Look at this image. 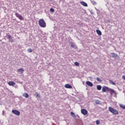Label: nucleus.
Listing matches in <instances>:
<instances>
[{"mask_svg": "<svg viewBox=\"0 0 125 125\" xmlns=\"http://www.w3.org/2000/svg\"><path fill=\"white\" fill-rule=\"evenodd\" d=\"M39 24L42 28H45V27H46V23L43 19H41L39 20Z\"/></svg>", "mask_w": 125, "mask_h": 125, "instance_id": "1", "label": "nucleus"}, {"mask_svg": "<svg viewBox=\"0 0 125 125\" xmlns=\"http://www.w3.org/2000/svg\"><path fill=\"white\" fill-rule=\"evenodd\" d=\"M5 39H7V40H8L9 42H14V40H13V38H12V37H11L10 34L8 33L6 34V36H5Z\"/></svg>", "mask_w": 125, "mask_h": 125, "instance_id": "2", "label": "nucleus"}, {"mask_svg": "<svg viewBox=\"0 0 125 125\" xmlns=\"http://www.w3.org/2000/svg\"><path fill=\"white\" fill-rule=\"evenodd\" d=\"M108 109H109V111H110L111 112V113H112V114L113 115H118L119 114V112L116 109H115L112 108L111 107H109L108 108Z\"/></svg>", "mask_w": 125, "mask_h": 125, "instance_id": "3", "label": "nucleus"}, {"mask_svg": "<svg viewBox=\"0 0 125 125\" xmlns=\"http://www.w3.org/2000/svg\"><path fill=\"white\" fill-rule=\"evenodd\" d=\"M109 91H110L109 93L111 94V95H113V94H114V97L117 98V94H118V93L117 92V91L111 88Z\"/></svg>", "mask_w": 125, "mask_h": 125, "instance_id": "4", "label": "nucleus"}, {"mask_svg": "<svg viewBox=\"0 0 125 125\" xmlns=\"http://www.w3.org/2000/svg\"><path fill=\"white\" fill-rule=\"evenodd\" d=\"M113 58H114V59L115 60H118V59H119V58H120V57H119V56H118V54L115 53H111Z\"/></svg>", "mask_w": 125, "mask_h": 125, "instance_id": "5", "label": "nucleus"}, {"mask_svg": "<svg viewBox=\"0 0 125 125\" xmlns=\"http://www.w3.org/2000/svg\"><path fill=\"white\" fill-rule=\"evenodd\" d=\"M111 88L107 87V86H103V88H102V91H103V92H106V91H107V90L108 91H110Z\"/></svg>", "mask_w": 125, "mask_h": 125, "instance_id": "6", "label": "nucleus"}, {"mask_svg": "<svg viewBox=\"0 0 125 125\" xmlns=\"http://www.w3.org/2000/svg\"><path fill=\"white\" fill-rule=\"evenodd\" d=\"M15 15L16 17H17L18 18H19V19H20V20H24V18H23V17L21 16V15L19 14V13H16Z\"/></svg>", "mask_w": 125, "mask_h": 125, "instance_id": "7", "label": "nucleus"}, {"mask_svg": "<svg viewBox=\"0 0 125 125\" xmlns=\"http://www.w3.org/2000/svg\"><path fill=\"white\" fill-rule=\"evenodd\" d=\"M13 114H14V115H16L17 116H20V112L19 111L15 109V110H13L12 111Z\"/></svg>", "mask_w": 125, "mask_h": 125, "instance_id": "8", "label": "nucleus"}, {"mask_svg": "<svg viewBox=\"0 0 125 125\" xmlns=\"http://www.w3.org/2000/svg\"><path fill=\"white\" fill-rule=\"evenodd\" d=\"M81 113L83 114V115L85 116V115H87V110H86L85 109H83L81 110Z\"/></svg>", "mask_w": 125, "mask_h": 125, "instance_id": "9", "label": "nucleus"}, {"mask_svg": "<svg viewBox=\"0 0 125 125\" xmlns=\"http://www.w3.org/2000/svg\"><path fill=\"white\" fill-rule=\"evenodd\" d=\"M8 84H9V85H10L11 86H14V85L16 84V83L13 81H10L8 83Z\"/></svg>", "mask_w": 125, "mask_h": 125, "instance_id": "10", "label": "nucleus"}, {"mask_svg": "<svg viewBox=\"0 0 125 125\" xmlns=\"http://www.w3.org/2000/svg\"><path fill=\"white\" fill-rule=\"evenodd\" d=\"M86 84H87V85H88L89 86H90L91 87H92V86H93V84L92 83L89 81L86 82Z\"/></svg>", "mask_w": 125, "mask_h": 125, "instance_id": "11", "label": "nucleus"}, {"mask_svg": "<svg viewBox=\"0 0 125 125\" xmlns=\"http://www.w3.org/2000/svg\"><path fill=\"white\" fill-rule=\"evenodd\" d=\"M80 3H81V4L83 5V6H85V7L87 6V4L84 1H81Z\"/></svg>", "mask_w": 125, "mask_h": 125, "instance_id": "12", "label": "nucleus"}, {"mask_svg": "<svg viewBox=\"0 0 125 125\" xmlns=\"http://www.w3.org/2000/svg\"><path fill=\"white\" fill-rule=\"evenodd\" d=\"M22 96H23V97H25V98H28L29 94H28V93H24L22 94Z\"/></svg>", "mask_w": 125, "mask_h": 125, "instance_id": "13", "label": "nucleus"}, {"mask_svg": "<svg viewBox=\"0 0 125 125\" xmlns=\"http://www.w3.org/2000/svg\"><path fill=\"white\" fill-rule=\"evenodd\" d=\"M64 87H65V88H72V85L69 84H66L64 85Z\"/></svg>", "mask_w": 125, "mask_h": 125, "instance_id": "14", "label": "nucleus"}, {"mask_svg": "<svg viewBox=\"0 0 125 125\" xmlns=\"http://www.w3.org/2000/svg\"><path fill=\"white\" fill-rule=\"evenodd\" d=\"M109 83L111 84H113V85H116V83H115V82H114V81H113V80H109Z\"/></svg>", "mask_w": 125, "mask_h": 125, "instance_id": "15", "label": "nucleus"}, {"mask_svg": "<svg viewBox=\"0 0 125 125\" xmlns=\"http://www.w3.org/2000/svg\"><path fill=\"white\" fill-rule=\"evenodd\" d=\"M95 103L97 105H100L101 104V101L97 100L95 101Z\"/></svg>", "mask_w": 125, "mask_h": 125, "instance_id": "16", "label": "nucleus"}, {"mask_svg": "<svg viewBox=\"0 0 125 125\" xmlns=\"http://www.w3.org/2000/svg\"><path fill=\"white\" fill-rule=\"evenodd\" d=\"M97 34L99 35V36H101L102 35V32L99 30H96Z\"/></svg>", "mask_w": 125, "mask_h": 125, "instance_id": "17", "label": "nucleus"}, {"mask_svg": "<svg viewBox=\"0 0 125 125\" xmlns=\"http://www.w3.org/2000/svg\"><path fill=\"white\" fill-rule=\"evenodd\" d=\"M102 88V86H101V85H98L97 86V89H98V90H101Z\"/></svg>", "mask_w": 125, "mask_h": 125, "instance_id": "18", "label": "nucleus"}, {"mask_svg": "<svg viewBox=\"0 0 125 125\" xmlns=\"http://www.w3.org/2000/svg\"><path fill=\"white\" fill-rule=\"evenodd\" d=\"M91 2L93 4V5H96L97 4V3H96V2L94 0H91Z\"/></svg>", "mask_w": 125, "mask_h": 125, "instance_id": "19", "label": "nucleus"}, {"mask_svg": "<svg viewBox=\"0 0 125 125\" xmlns=\"http://www.w3.org/2000/svg\"><path fill=\"white\" fill-rule=\"evenodd\" d=\"M70 114H71L72 117H73V118H76V114H75V113H74V112H71L70 113Z\"/></svg>", "mask_w": 125, "mask_h": 125, "instance_id": "20", "label": "nucleus"}, {"mask_svg": "<svg viewBox=\"0 0 125 125\" xmlns=\"http://www.w3.org/2000/svg\"><path fill=\"white\" fill-rule=\"evenodd\" d=\"M19 72L23 73V72H24V69H23V68H20L18 69Z\"/></svg>", "mask_w": 125, "mask_h": 125, "instance_id": "21", "label": "nucleus"}, {"mask_svg": "<svg viewBox=\"0 0 125 125\" xmlns=\"http://www.w3.org/2000/svg\"><path fill=\"white\" fill-rule=\"evenodd\" d=\"M97 81L98 82H100V83H101V82H102V80H101V79H100V78L99 77H97V79H96Z\"/></svg>", "mask_w": 125, "mask_h": 125, "instance_id": "22", "label": "nucleus"}, {"mask_svg": "<svg viewBox=\"0 0 125 125\" xmlns=\"http://www.w3.org/2000/svg\"><path fill=\"white\" fill-rule=\"evenodd\" d=\"M28 52H29L30 53L33 52V50L32 49V48H29L28 49Z\"/></svg>", "mask_w": 125, "mask_h": 125, "instance_id": "23", "label": "nucleus"}, {"mask_svg": "<svg viewBox=\"0 0 125 125\" xmlns=\"http://www.w3.org/2000/svg\"><path fill=\"white\" fill-rule=\"evenodd\" d=\"M121 108H122V109H125V105L123 104H120Z\"/></svg>", "mask_w": 125, "mask_h": 125, "instance_id": "24", "label": "nucleus"}, {"mask_svg": "<svg viewBox=\"0 0 125 125\" xmlns=\"http://www.w3.org/2000/svg\"><path fill=\"white\" fill-rule=\"evenodd\" d=\"M74 64L75 65V66H79L80 65V63H79V62H74Z\"/></svg>", "mask_w": 125, "mask_h": 125, "instance_id": "25", "label": "nucleus"}, {"mask_svg": "<svg viewBox=\"0 0 125 125\" xmlns=\"http://www.w3.org/2000/svg\"><path fill=\"white\" fill-rule=\"evenodd\" d=\"M96 125H99L100 124V121H99V120H97L96 121Z\"/></svg>", "mask_w": 125, "mask_h": 125, "instance_id": "26", "label": "nucleus"}, {"mask_svg": "<svg viewBox=\"0 0 125 125\" xmlns=\"http://www.w3.org/2000/svg\"><path fill=\"white\" fill-rule=\"evenodd\" d=\"M50 12H54V9H53L52 8H50Z\"/></svg>", "mask_w": 125, "mask_h": 125, "instance_id": "27", "label": "nucleus"}, {"mask_svg": "<svg viewBox=\"0 0 125 125\" xmlns=\"http://www.w3.org/2000/svg\"><path fill=\"white\" fill-rule=\"evenodd\" d=\"M36 94H37V97H39V98H40V97H41V96H40V94H38V93H36Z\"/></svg>", "mask_w": 125, "mask_h": 125, "instance_id": "28", "label": "nucleus"}, {"mask_svg": "<svg viewBox=\"0 0 125 125\" xmlns=\"http://www.w3.org/2000/svg\"><path fill=\"white\" fill-rule=\"evenodd\" d=\"M4 110H3V111H2V115L3 116H4Z\"/></svg>", "mask_w": 125, "mask_h": 125, "instance_id": "29", "label": "nucleus"}, {"mask_svg": "<svg viewBox=\"0 0 125 125\" xmlns=\"http://www.w3.org/2000/svg\"><path fill=\"white\" fill-rule=\"evenodd\" d=\"M71 47H74V45H71Z\"/></svg>", "mask_w": 125, "mask_h": 125, "instance_id": "30", "label": "nucleus"}]
</instances>
